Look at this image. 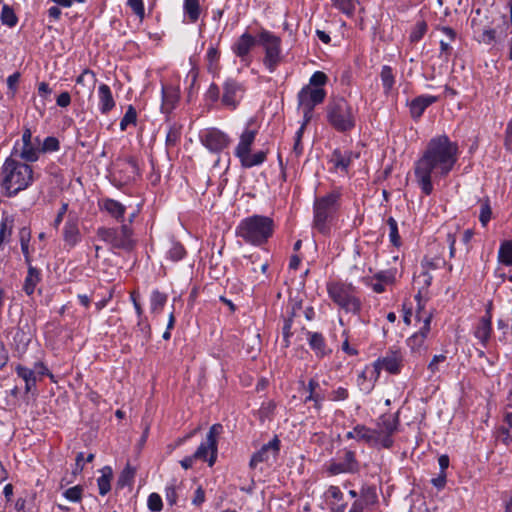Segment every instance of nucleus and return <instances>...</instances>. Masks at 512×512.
Listing matches in <instances>:
<instances>
[{"instance_id": "nucleus-1", "label": "nucleus", "mask_w": 512, "mask_h": 512, "mask_svg": "<svg viewBox=\"0 0 512 512\" xmlns=\"http://www.w3.org/2000/svg\"><path fill=\"white\" fill-rule=\"evenodd\" d=\"M458 156V144L446 135H438L429 140L414 166L416 182L424 194L430 195L433 182L449 175L458 161Z\"/></svg>"}, {"instance_id": "nucleus-2", "label": "nucleus", "mask_w": 512, "mask_h": 512, "mask_svg": "<svg viewBox=\"0 0 512 512\" xmlns=\"http://www.w3.org/2000/svg\"><path fill=\"white\" fill-rule=\"evenodd\" d=\"M34 182L33 168L25 162L8 157L0 172V183L3 191L9 197L26 190Z\"/></svg>"}, {"instance_id": "nucleus-3", "label": "nucleus", "mask_w": 512, "mask_h": 512, "mask_svg": "<svg viewBox=\"0 0 512 512\" xmlns=\"http://www.w3.org/2000/svg\"><path fill=\"white\" fill-rule=\"evenodd\" d=\"M274 222L262 215H253L243 219L237 226L236 233L247 243L261 245L273 234Z\"/></svg>"}, {"instance_id": "nucleus-4", "label": "nucleus", "mask_w": 512, "mask_h": 512, "mask_svg": "<svg viewBox=\"0 0 512 512\" xmlns=\"http://www.w3.org/2000/svg\"><path fill=\"white\" fill-rule=\"evenodd\" d=\"M258 133V128L254 126V119H250L246 128L241 133L239 142L235 148V155L239 158L241 165L244 168H251L261 165L265 160L267 153L265 151H257L251 153V146Z\"/></svg>"}, {"instance_id": "nucleus-5", "label": "nucleus", "mask_w": 512, "mask_h": 512, "mask_svg": "<svg viewBox=\"0 0 512 512\" xmlns=\"http://www.w3.org/2000/svg\"><path fill=\"white\" fill-rule=\"evenodd\" d=\"M326 113L329 124L339 132H348L356 125V112L344 98L330 101Z\"/></svg>"}, {"instance_id": "nucleus-6", "label": "nucleus", "mask_w": 512, "mask_h": 512, "mask_svg": "<svg viewBox=\"0 0 512 512\" xmlns=\"http://www.w3.org/2000/svg\"><path fill=\"white\" fill-rule=\"evenodd\" d=\"M327 293L331 300L346 313L358 314L361 310V301L356 296L351 284L329 282L327 283Z\"/></svg>"}, {"instance_id": "nucleus-7", "label": "nucleus", "mask_w": 512, "mask_h": 512, "mask_svg": "<svg viewBox=\"0 0 512 512\" xmlns=\"http://www.w3.org/2000/svg\"><path fill=\"white\" fill-rule=\"evenodd\" d=\"M339 193L333 191L321 198L314 204V227L321 233L329 231L328 221L338 207Z\"/></svg>"}, {"instance_id": "nucleus-8", "label": "nucleus", "mask_w": 512, "mask_h": 512, "mask_svg": "<svg viewBox=\"0 0 512 512\" xmlns=\"http://www.w3.org/2000/svg\"><path fill=\"white\" fill-rule=\"evenodd\" d=\"M258 44L262 46L265 56L264 66L269 72H274L282 62L281 39L267 30H262L258 35Z\"/></svg>"}, {"instance_id": "nucleus-9", "label": "nucleus", "mask_w": 512, "mask_h": 512, "mask_svg": "<svg viewBox=\"0 0 512 512\" xmlns=\"http://www.w3.org/2000/svg\"><path fill=\"white\" fill-rule=\"evenodd\" d=\"M40 155V138L33 137L30 128H25L21 139L17 140L13 146L11 156L25 162H36Z\"/></svg>"}, {"instance_id": "nucleus-10", "label": "nucleus", "mask_w": 512, "mask_h": 512, "mask_svg": "<svg viewBox=\"0 0 512 512\" xmlns=\"http://www.w3.org/2000/svg\"><path fill=\"white\" fill-rule=\"evenodd\" d=\"M326 92L323 88L304 86L298 93V105L302 109L305 121L308 122L312 117L314 107L323 102Z\"/></svg>"}, {"instance_id": "nucleus-11", "label": "nucleus", "mask_w": 512, "mask_h": 512, "mask_svg": "<svg viewBox=\"0 0 512 512\" xmlns=\"http://www.w3.org/2000/svg\"><path fill=\"white\" fill-rule=\"evenodd\" d=\"M97 235L114 248L130 249L133 244L132 231L127 225H122L120 229L99 228Z\"/></svg>"}, {"instance_id": "nucleus-12", "label": "nucleus", "mask_w": 512, "mask_h": 512, "mask_svg": "<svg viewBox=\"0 0 512 512\" xmlns=\"http://www.w3.org/2000/svg\"><path fill=\"white\" fill-rule=\"evenodd\" d=\"M222 425L214 424L211 426L205 442L201 443L194 453L197 459L208 461L209 466H212L216 461L217 455V436L222 432Z\"/></svg>"}, {"instance_id": "nucleus-13", "label": "nucleus", "mask_w": 512, "mask_h": 512, "mask_svg": "<svg viewBox=\"0 0 512 512\" xmlns=\"http://www.w3.org/2000/svg\"><path fill=\"white\" fill-rule=\"evenodd\" d=\"M403 353L399 347H391L386 354L378 358L373 364V368H377L380 376L381 370H385L391 374H399L403 367Z\"/></svg>"}, {"instance_id": "nucleus-14", "label": "nucleus", "mask_w": 512, "mask_h": 512, "mask_svg": "<svg viewBox=\"0 0 512 512\" xmlns=\"http://www.w3.org/2000/svg\"><path fill=\"white\" fill-rule=\"evenodd\" d=\"M431 319V314L425 315L419 331L411 335L406 340V344L409 347L411 353L421 355L427 350L425 342L431 329Z\"/></svg>"}, {"instance_id": "nucleus-15", "label": "nucleus", "mask_w": 512, "mask_h": 512, "mask_svg": "<svg viewBox=\"0 0 512 512\" xmlns=\"http://www.w3.org/2000/svg\"><path fill=\"white\" fill-rule=\"evenodd\" d=\"M201 143L211 152L218 153L225 149L230 140L222 131L216 128L205 129L200 134Z\"/></svg>"}, {"instance_id": "nucleus-16", "label": "nucleus", "mask_w": 512, "mask_h": 512, "mask_svg": "<svg viewBox=\"0 0 512 512\" xmlns=\"http://www.w3.org/2000/svg\"><path fill=\"white\" fill-rule=\"evenodd\" d=\"M471 25L473 28L474 38L478 42L491 44L493 41L501 42L507 38V29L509 27L507 23H505V29H483L480 24L476 22V19L473 18Z\"/></svg>"}, {"instance_id": "nucleus-17", "label": "nucleus", "mask_w": 512, "mask_h": 512, "mask_svg": "<svg viewBox=\"0 0 512 512\" xmlns=\"http://www.w3.org/2000/svg\"><path fill=\"white\" fill-rule=\"evenodd\" d=\"M512 266V241H504L498 251V265L495 269V275L501 280L508 278L512 280V276L507 275L511 272Z\"/></svg>"}, {"instance_id": "nucleus-18", "label": "nucleus", "mask_w": 512, "mask_h": 512, "mask_svg": "<svg viewBox=\"0 0 512 512\" xmlns=\"http://www.w3.org/2000/svg\"><path fill=\"white\" fill-rule=\"evenodd\" d=\"M356 440L365 442L366 444L374 447L390 448L392 442L387 436L380 437L375 429L368 428L364 425L356 426Z\"/></svg>"}, {"instance_id": "nucleus-19", "label": "nucleus", "mask_w": 512, "mask_h": 512, "mask_svg": "<svg viewBox=\"0 0 512 512\" xmlns=\"http://www.w3.org/2000/svg\"><path fill=\"white\" fill-rule=\"evenodd\" d=\"M280 447V441L278 438H274L267 444L263 445L262 448L253 454L250 460V467L256 468L259 463L272 462L276 459Z\"/></svg>"}, {"instance_id": "nucleus-20", "label": "nucleus", "mask_w": 512, "mask_h": 512, "mask_svg": "<svg viewBox=\"0 0 512 512\" xmlns=\"http://www.w3.org/2000/svg\"><path fill=\"white\" fill-rule=\"evenodd\" d=\"M243 93L244 89L240 83L228 79L223 86L222 103L231 109H235L242 99Z\"/></svg>"}, {"instance_id": "nucleus-21", "label": "nucleus", "mask_w": 512, "mask_h": 512, "mask_svg": "<svg viewBox=\"0 0 512 512\" xmlns=\"http://www.w3.org/2000/svg\"><path fill=\"white\" fill-rule=\"evenodd\" d=\"M97 82L96 75L90 69H85L77 78L75 94L91 97Z\"/></svg>"}, {"instance_id": "nucleus-22", "label": "nucleus", "mask_w": 512, "mask_h": 512, "mask_svg": "<svg viewBox=\"0 0 512 512\" xmlns=\"http://www.w3.org/2000/svg\"><path fill=\"white\" fill-rule=\"evenodd\" d=\"M328 471L332 475L358 471V462L356 461L354 452L345 451L343 461L331 463L328 467Z\"/></svg>"}, {"instance_id": "nucleus-23", "label": "nucleus", "mask_w": 512, "mask_h": 512, "mask_svg": "<svg viewBox=\"0 0 512 512\" xmlns=\"http://www.w3.org/2000/svg\"><path fill=\"white\" fill-rule=\"evenodd\" d=\"M399 419L397 415H383L377 422L376 433L380 437L387 436L393 443L392 435L397 431Z\"/></svg>"}, {"instance_id": "nucleus-24", "label": "nucleus", "mask_w": 512, "mask_h": 512, "mask_svg": "<svg viewBox=\"0 0 512 512\" xmlns=\"http://www.w3.org/2000/svg\"><path fill=\"white\" fill-rule=\"evenodd\" d=\"M256 43H258V38L256 39L249 33H244L233 44L232 50L236 56L242 59V61H246L251 49L256 45Z\"/></svg>"}, {"instance_id": "nucleus-25", "label": "nucleus", "mask_w": 512, "mask_h": 512, "mask_svg": "<svg viewBox=\"0 0 512 512\" xmlns=\"http://www.w3.org/2000/svg\"><path fill=\"white\" fill-rule=\"evenodd\" d=\"M378 378L379 375L377 368H373L372 365L366 366L357 378L359 389L365 394L370 393L373 390Z\"/></svg>"}, {"instance_id": "nucleus-26", "label": "nucleus", "mask_w": 512, "mask_h": 512, "mask_svg": "<svg viewBox=\"0 0 512 512\" xmlns=\"http://www.w3.org/2000/svg\"><path fill=\"white\" fill-rule=\"evenodd\" d=\"M306 340L310 348L314 351L315 355L319 358H323L331 352L327 347L324 336L318 332L307 331Z\"/></svg>"}, {"instance_id": "nucleus-27", "label": "nucleus", "mask_w": 512, "mask_h": 512, "mask_svg": "<svg viewBox=\"0 0 512 512\" xmlns=\"http://www.w3.org/2000/svg\"><path fill=\"white\" fill-rule=\"evenodd\" d=\"M99 208L107 212L117 221H122L126 212V207L122 203L110 198H104L100 200Z\"/></svg>"}, {"instance_id": "nucleus-28", "label": "nucleus", "mask_w": 512, "mask_h": 512, "mask_svg": "<svg viewBox=\"0 0 512 512\" xmlns=\"http://www.w3.org/2000/svg\"><path fill=\"white\" fill-rule=\"evenodd\" d=\"M98 108L102 114H107L115 107V100L110 87L101 84L98 87Z\"/></svg>"}, {"instance_id": "nucleus-29", "label": "nucleus", "mask_w": 512, "mask_h": 512, "mask_svg": "<svg viewBox=\"0 0 512 512\" xmlns=\"http://www.w3.org/2000/svg\"><path fill=\"white\" fill-rule=\"evenodd\" d=\"M358 157L351 151L335 150L331 156V162L336 170L346 172L352 161Z\"/></svg>"}, {"instance_id": "nucleus-30", "label": "nucleus", "mask_w": 512, "mask_h": 512, "mask_svg": "<svg viewBox=\"0 0 512 512\" xmlns=\"http://www.w3.org/2000/svg\"><path fill=\"white\" fill-rule=\"evenodd\" d=\"M438 97L432 95H421L415 98L410 104V112L413 118H419L427 107L436 102Z\"/></svg>"}, {"instance_id": "nucleus-31", "label": "nucleus", "mask_w": 512, "mask_h": 512, "mask_svg": "<svg viewBox=\"0 0 512 512\" xmlns=\"http://www.w3.org/2000/svg\"><path fill=\"white\" fill-rule=\"evenodd\" d=\"M28 265V273L24 281L23 289L27 295H32L40 281V272L31 264Z\"/></svg>"}, {"instance_id": "nucleus-32", "label": "nucleus", "mask_w": 512, "mask_h": 512, "mask_svg": "<svg viewBox=\"0 0 512 512\" xmlns=\"http://www.w3.org/2000/svg\"><path fill=\"white\" fill-rule=\"evenodd\" d=\"M177 93L171 87H162V105L161 110L163 113H169L177 101Z\"/></svg>"}, {"instance_id": "nucleus-33", "label": "nucleus", "mask_w": 512, "mask_h": 512, "mask_svg": "<svg viewBox=\"0 0 512 512\" xmlns=\"http://www.w3.org/2000/svg\"><path fill=\"white\" fill-rule=\"evenodd\" d=\"M16 373L19 377H21L25 382V391L28 393L32 391V389L35 387L37 378L35 376V371H32L31 369L18 365L16 367Z\"/></svg>"}, {"instance_id": "nucleus-34", "label": "nucleus", "mask_w": 512, "mask_h": 512, "mask_svg": "<svg viewBox=\"0 0 512 512\" xmlns=\"http://www.w3.org/2000/svg\"><path fill=\"white\" fill-rule=\"evenodd\" d=\"M30 239H31V232L28 228L26 227H23L20 231H19V240H20V245H21V251L24 255V258H25V262L26 264H31V252L32 250L30 249Z\"/></svg>"}, {"instance_id": "nucleus-35", "label": "nucleus", "mask_w": 512, "mask_h": 512, "mask_svg": "<svg viewBox=\"0 0 512 512\" xmlns=\"http://www.w3.org/2000/svg\"><path fill=\"white\" fill-rule=\"evenodd\" d=\"M491 333V322L489 318H482L474 332V335L477 339H479L483 344H485Z\"/></svg>"}, {"instance_id": "nucleus-36", "label": "nucleus", "mask_w": 512, "mask_h": 512, "mask_svg": "<svg viewBox=\"0 0 512 512\" xmlns=\"http://www.w3.org/2000/svg\"><path fill=\"white\" fill-rule=\"evenodd\" d=\"M64 240L70 246H75L80 240V233L77 225L67 222L64 226Z\"/></svg>"}, {"instance_id": "nucleus-37", "label": "nucleus", "mask_w": 512, "mask_h": 512, "mask_svg": "<svg viewBox=\"0 0 512 512\" xmlns=\"http://www.w3.org/2000/svg\"><path fill=\"white\" fill-rule=\"evenodd\" d=\"M183 9L190 22L194 23L200 16L199 0H184Z\"/></svg>"}, {"instance_id": "nucleus-38", "label": "nucleus", "mask_w": 512, "mask_h": 512, "mask_svg": "<svg viewBox=\"0 0 512 512\" xmlns=\"http://www.w3.org/2000/svg\"><path fill=\"white\" fill-rule=\"evenodd\" d=\"M101 472L102 475L97 480L99 493L101 495H106L111 489L110 482L112 478V469L106 466Z\"/></svg>"}, {"instance_id": "nucleus-39", "label": "nucleus", "mask_w": 512, "mask_h": 512, "mask_svg": "<svg viewBox=\"0 0 512 512\" xmlns=\"http://www.w3.org/2000/svg\"><path fill=\"white\" fill-rule=\"evenodd\" d=\"M441 32L447 37L448 40H441L440 41V49H441V55H445V58H447L452 50V47L450 45V42L455 39V31L449 27H442Z\"/></svg>"}, {"instance_id": "nucleus-40", "label": "nucleus", "mask_w": 512, "mask_h": 512, "mask_svg": "<svg viewBox=\"0 0 512 512\" xmlns=\"http://www.w3.org/2000/svg\"><path fill=\"white\" fill-rule=\"evenodd\" d=\"M167 301V296L158 290H154L150 297V309L152 313H160Z\"/></svg>"}, {"instance_id": "nucleus-41", "label": "nucleus", "mask_w": 512, "mask_h": 512, "mask_svg": "<svg viewBox=\"0 0 512 512\" xmlns=\"http://www.w3.org/2000/svg\"><path fill=\"white\" fill-rule=\"evenodd\" d=\"M0 19L4 25L10 28L14 27L18 22V18L14 13L13 9L7 4H4L2 6Z\"/></svg>"}, {"instance_id": "nucleus-42", "label": "nucleus", "mask_w": 512, "mask_h": 512, "mask_svg": "<svg viewBox=\"0 0 512 512\" xmlns=\"http://www.w3.org/2000/svg\"><path fill=\"white\" fill-rule=\"evenodd\" d=\"M380 76L385 93H389L395 82L392 69L389 66H384Z\"/></svg>"}, {"instance_id": "nucleus-43", "label": "nucleus", "mask_w": 512, "mask_h": 512, "mask_svg": "<svg viewBox=\"0 0 512 512\" xmlns=\"http://www.w3.org/2000/svg\"><path fill=\"white\" fill-rule=\"evenodd\" d=\"M137 120V113L133 106H128L125 115L120 121V129L125 131L129 125H135Z\"/></svg>"}, {"instance_id": "nucleus-44", "label": "nucleus", "mask_w": 512, "mask_h": 512, "mask_svg": "<svg viewBox=\"0 0 512 512\" xmlns=\"http://www.w3.org/2000/svg\"><path fill=\"white\" fill-rule=\"evenodd\" d=\"M492 216L491 206L487 199L480 201L479 220L483 227H486Z\"/></svg>"}, {"instance_id": "nucleus-45", "label": "nucleus", "mask_w": 512, "mask_h": 512, "mask_svg": "<svg viewBox=\"0 0 512 512\" xmlns=\"http://www.w3.org/2000/svg\"><path fill=\"white\" fill-rule=\"evenodd\" d=\"M40 149L41 153L56 152L60 149L59 140L53 136L46 137L42 143L40 142Z\"/></svg>"}, {"instance_id": "nucleus-46", "label": "nucleus", "mask_w": 512, "mask_h": 512, "mask_svg": "<svg viewBox=\"0 0 512 512\" xmlns=\"http://www.w3.org/2000/svg\"><path fill=\"white\" fill-rule=\"evenodd\" d=\"M333 5L348 16L355 10V0H331Z\"/></svg>"}, {"instance_id": "nucleus-47", "label": "nucleus", "mask_w": 512, "mask_h": 512, "mask_svg": "<svg viewBox=\"0 0 512 512\" xmlns=\"http://www.w3.org/2000/svg\"><path fill=\"white\" fill-rule=\"evenodd\" d=\"M127 5L141 21L144 19L145 7L143 0H128Z\"/></svg>"}, {"instance_id": "nucleus-48", "label": "nucleus", "mask_w": 512, "mask_h": 512, "mask_svg": "<svg viewBox=\"0 0 512 512\" xmlns=\"http://www.w3.org/2000/svg\"><path fill=\"white\" fill-rule=\"evenodd\" d=\"M149 510L152 512H160L163 507V502L159 494L151 493L147 500Z\"/></svg>"}, {"instance_id": "nucleus-49", "label": "nucleus", "mask_w": 512, "mask_h": 512, "mask_svg": "<svg viewBox=\"0 0 512 512\" xmlns=\"http://www.w3.org/2000/svg\"><path fill=\"white\" fill-rule=\"evenodd\" d=\"M389 238L394 246L400 245V237L398 233L397 222L393 218L388 219Z\"/></svg>"}, {"instance_id": "nucleus-50", "label": "nucleus", "mask_w": 512, "mask_h": 512, "mask_svg": "<svg viewBox=\"0 0 512 512\" xmlns=\"http://www.w3.org/2000/svg\"><path fill=\"white\" fill-rule=\"evenodd\" d=\"M185 254V250L183 246L179 243H172L170 249L167 252L168 257L172 261H178L183 258Z\"/></svg>"}, {"instance_id": "nucleus-51", "label": "nucleus", "mask_w": 512, "mask_h": 512, "mask_svg": "<svg viewBox=\"0 0 512 512\" xmlns=\"http://www.w3.org/2000/svg\"><path fill=\"white\" fill-rule=\"evenodd\" d=\"M219 51L215 47H210L207 50L208 69L210 71L217 69V62L219 60Z\"/></svg>"}, {"instance_id": "nucleus-52", "label": "nucleus", "mask_w": 512, "mask_h": 512, "mask_svg": "<svg viewBox=\"0 0 512 512\" xmlns=\"http://www.w3.org/2000/svg\"><path fill=\"white\" fill-rule=\"evenodd\" d=\"M446 361V356L444 354L435 355L430 363L428 364V370L431 373V376L435 375L440 371V365Z\"/></svg>"}, {"instance_id": "nucleus-53", "label": "nucleus", "mask_w": 512, "mask_h": 512, "mask_svg": "<svg viewBox=\"0 0 512 512\" xmlns=\"http://www.w3.org/2000/svg\"><path fill=\"white\" fill-rule=\"evenodd\" d=\"M327 82V76L325 73L321 71H316L313 73V75L310 77L309 84L311 87H319L322 88L323 85H325Z\"/></svg>"}, {"instance_id": "nucleus-54", "label": "nucleus", "mask_w": 512, "mask_h": 512, "mask_svg": "<svg viewBox=\"0 0 512 512\" xmlns=\"http://www.w3.org/2000/svg\"><path fill=\"white\" fill-rule=\"evenodd\" d=\"M180 129L178 127L170 126L169 131L166 135V144L167 146H174L180 139Z\"/></svg>"}, {"instance_id": "nucleus-55", "label": "nucleus", "mask_w": 512, "mask_h": 512, "mask_svg": "<svg viewBox=\"0 0 512 512\" xmlns=\"http://www.w3.org/2000/svg\"><path fill=\"white\" fill-rule=\"evenodd\" d=\"M64 497L69 501L78 502L82 497V488L80 486L71 487L64 492Z\"/></svg>"}, {"instance_id": "nucleus-56", "label": "nucleus", "mask_w": 512, "mask_h": 512, "mask_svg": "<svg viewBox=\"0 0 512 512\" xmlns=\"http://www.w3.org/2000/svg\"><path fill=\"white\" fill-rule=\"evenodd\" d=\"M165 497L167 502L170 505H174L177 502V493H176V481L173 480L169 483L165 488Z\"/></svg>"}, {"instance_id": "nucleus-57", "label": "nucleus", "mask_w": 512, "mask_h": 512, "mask_svg": "<svg viewBox=\"0 0 512 512\" xmlns=\"http://www.w3.org/2000/svg\"><path fill=\"white\" fill-rule=\"evenodd\" d=\"M291 327H292V319L291 318L285 319L284 325L282 327V334H283L284 345L286 347L289 345V337L292 335Z\"/></svg>"}, {"instance_id": "nucleus-58", "label": "nucleus", "mask_w": 512, "mask_h": 512, "mask_svg": "<svg viewBox=\"0 0 512 512\" xmlns=\"http://www.w3.org/2000/svg\"><path fill=\"white\" fill-rule=\"evenodd\" d=\"M275 409V404L271 401L264 403L262 407L259 409V417L262 421L265 420V418H268L269 415L273 412Z\"/></svg>"}, {"instance_id": "nucleus-59", "label": "nucleus", "mask_w": 512, "mask_h": 512, "mask_svg": "<svg viewBox=\"0 0 512 512\" xmlns=\"http://www.w3.org/2000/svg\"><path fill=\"white\" fill-rule=\"evenodd\" d=\"M426 32V25L424 23H419L413 32L410 35V39L412 42L419 41Z\"/></svg>"}, {"instance_id": "nucleus-60", "label": "nucleus", "mask_w": 512, "mask_h": 512, "mask_svg": "<svg viewBox=\"0 0 512 512\" xmlns=\"http://www.w3.org/2000/svg\"><path fill=\"white\" fill-rule=\"evenodd\" d=\"M432 275L428 271L421 272L416 278L415 282L421 284L422 287H428L431 284Z\"/></svg>"}, {"instance_id": "nucleus-61", "label": "nucleus", "mask_w": 512, "mask_h": 512, "mask_svg": "<svg viewBox=\"0 0 512 512\" xmlns=\"http://www.w3.org/2000/svg\"><path fill=\"white\" fill-rule=\"evenodd\" d=\"M376 278L383 282L385 285L386 284H390L394 281L395 279V272L394 271H383V272H380L376 275Z\"/></svg>"}, {"instance_id": "nucleus-62", "label": "nucleus", "mask_w": 512, "mask_h": 512, "mask_svg": "<svg viewBox=\"0 0 512 512\" xmlns=\"http://www.w3.org/2000/svg\"><path fill=\"white\" fill-rule=\"evenodd\" d=\"M348 398V391L346 388L338 387L332 392L331 400L342 401Z\"/></svg>"}, {"instance_id": "nucleus-63", "label": "nucleus", "mask_w": 512, "mask_h": 512, "mask_svg": "<svg viewBox=\"0 0 512 512\" xmlns=\"http://www.w3.org/2000/svg\"><path fill=\"white\" fill-rule=\"evenodd\" d=\"M125 164L127 165V169L132 174V176L137 175L139 172V167L137 160L134 157H128L125 159Z\"/></svg>"}, {"instance_id": "nucleus-64", "label": "nucleus", "mask_w": 512, "mask_h": 512, "mask_svg": "<svg viewBox=\"0 0 512 512\" xmlns=\"http://www.w3.org/2000/svg\"><path fill=\"white\" fill-rule=\"evenodd\" d=\"M71 103V96L68 92H62L57 97V105L60 107H67Z\"/></svg>"}]
</instances>
